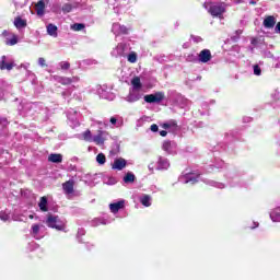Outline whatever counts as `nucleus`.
Returning a JSON list of instances; mask_svg holds the SVG:
<instances>
[{
  "label": "nucleus",
  "instance_id": "f257e3e1",
  "mask_svg": "<svg viewBox=\"0 0 280 280\" xmlns=\"http://www.w3.org/2000/svg\"><path fill=\"white\" fill-rule=\"evenodd\" d=\"M203 8L215 19H223L224 12H226V3L224 2L205 3Z\"/></svg>",
  "mask_w": 280,
  "mask_h": 280
},
{
  "label": "nucleus",
  "instance_id": "f03ea898",
  "mask_svg": "<svg viewBox=\"0 0 280 280\" xmlns=\"http://www.w3.org/2000/svg\"><path fill=\"white\" fill-rule=\"evenodd\" d=\"M130 52V46L126 43H119L110 52L113 58H126Z\"/></svg>",
  "mask_w": 280,
  "mask_h": 280
},
{
  "label": "nucleus",
  "instance_id": "7ed1b4c3",
  "mask_svg": "<svg viewBox=\"0 0 280 280\" xmlns=\"http://www.w3.org/2000/svg\"><path fill=\"white\" fill-rule=\"evenodd\" d=\"M46 224L49 229H56V231H65V223L60 221L58 215L48 214Z\"/></svg>",
  "mask_w": 280,
  "mask_h": 280
},
{
  "label": "nucleus",
  "instance_id": "20e7f679",
  "mask_svg": "<svg viewBox=\"0 0 280 280\" xmlns=\"http://www.w3.org/2000/svg\"><path fill=\"white\" fill-rule=\"evenodd\" d=\"M165 100V92H155L154 94H148L144 96L147 104H161Z\"/></svg>",
  "mask_w": 280,
  "mask_h": 280
},
{
  "label": "nucleus",
  "instance_id": "39448f33",
  "mask_svg": "<svg viewBox=\"0 0 280 280\" xmlns=\"http://www.w3.org/2000/svg\"><path fill=\"white\" fill-rule=\"evenodd\" d=\"M67 118L71 128H78L80 126V113L75 109H70L67 114Z\"/></svg>",
  "mask_w": 280,
  "mask_h": 280
},
{
  "label": "nucleus",
  "instance_id": "423d86ee",
  "mask_svg": "<svg viewBox=\"0 0 280 280\" xmlns=\"http://www.w3.org/2000/svg\"><path fill=\"white\" fill-rule=\"evenodd\" d=\"M16 65L14 63V59L11 56H2L0 60V69L1 71H12Z\"/></svg>",
  "mask_w": 280,
  "mask_h": 280
},
{
  "label": "nucleus",
  "instance_id": "0eeeda50",
  "mask_svg": "<svg viewBox=\"0 0 280 280\" xmlns=\"http://www.w3.org/2000/svg\"><path fill=\"white\" fill-rule=\"evenodd\" d=\"M97 93L103 100H108L109 102H113V100H115V93L110 91V88H108V85H101L97 89Z\"/></svg>",
  "mask_w": 280,
  "mask_h": 280
},
{
  "label": "nucleus",
  "instance_id": "6e6552de",
  "mask_svg": "<svg viewBox=\"0 0 280 280\" xmlns=\"http://www.w3.org/2000/svg\"><path fill=\"white\" fill-rule=\"evenodd\" d=\"M167 98L177 106H183L185 104V97L174 90L168 91Z\"/></svg>",
  "mask_w": 280,
  "mask_h": 280
},
{
  "label": "nucleus",
  "instance_id": "1a4fd4ad",
  "mask_svg": "<svg viewBox=\"0 0 280 280\" xmlns=\"http://www.w3.org/2000/svg\"><path fill=\"white\" fill-rule=\"evenodd\" d=\"M109 137L110 136L107 131L98 130V133L93 136L92 142L95 143L96 145H100L101 148H104V143L108 141Z\"/></svg>",
  "mask_w": 280,
  "mask_h": 280
},
{
  "label": "nucleus",
  "instance_id": "9d476101",
  "mask_svg": "<svg viewBox=\"0 0 280 280\" xmlns=\"http://www.w3.org/2000/svg\"><path fill=\"white\" fill-rule=\"evenodd\" d=\"M143 97V92L139 90H129V94L125 97V101L129 104H135V102H139Z\"/></svg>",
  "mask_w": 280,
  "mask_h": 280
},
{
  "label": "nucleus",
  "instance_id": "9b49d317",
  "mask_svg": "<svg viewBox=\"0 0 280 280\" xmlns=\"http://www.w3.org/2000/svg\"><path fill=\"white\" fill-rule=\"evenodd\" d=\"M202 174H211V172L202 173L198 166H188L183 171L182 176H202Z\"/></svg>",
  "mask_w": 280,
  "mask_h": 280
},
{
  "label": "nucleus",
  "instance_id": "f8f14e48",
  "mask_svg": "<svg viewBox=\"0 0 280 280\" xmlns=\"http://www.w3.org/2000/svg\"><path fill=\"white\" fill-rule=\"evenodd\" d=\"M112 32L115 36H121L126 34H130V27L121 25L119 23H114L112 26Z\"/></svg>",
  "mask_w": 280,
  "mask_h": 280
},
{
  "label": "nucleus",
  "instance_id": "ddd939ff",
  "mask_svg": "<svg viewBox=\"0 0 280 280\" xmlns=\"http://www.w3.org/2000/svg\"><path fill=\"white\" fill-rule=\"evenodd\" d=\"M54 80H56V82H59V84H63V86H67V84H73V82H78V80H80L78 77H72V78H68V77H54Z\"/></svg>",
  "mask_w": 280,
  "mask_h": 280
},
{
  "label": "nucleus",
  "instance_id": "4468645a",
  "mask_svg": "<svg viewBox=\"0 0 280 280\" xmlns=\"http://www.w3.org/2000/svg\"><path fill=\"white\" fill-rule=\"evenodd\" d=\"M162 128H164V130H167L168 132H173V135H176L178 130V124L176 122V120H168L162 125Z\"/></svg>",
  "mask_w": 280,
  "mask_h": 280
},
{
  "label": "nucleus",
  "instance_id": "2eb2a0df",
  "mask_svg": "<svg viewBox=\"0 0 280 280\" xmlns=\"http://www.w3.org/2000/svg\"><path fill=\"white\" fill-rule=\"evenodd\" d=\"M128 165V161L124 158H118L114 160V163L112 164V170H117L118 172H121Z\"/></svg>",
  "mask_w": 280,
  "mask_h": 280
},
{
  "label": "nucleus",
  "instance_id": "dca6fc26",
  "mask_svg": "<svg viewBox=\"0 0 280 280\" xmlns=\"http://www.w3.org/2000/svg\"><path fill=\"white\" fill-rule=\"evenodd\" d=\"M73 187H75V180L70 179L62 184V189L67 196H71L73 194Z\"/></svg>",
  "mask_w": 280,
  "mask_h": 280
},
{
  "label": "nucleus",
  "instance_id": "f3484780",
  "mask_svg": "<svg viewBox=\"0 0 280 280\" xmlns=\"http://www.w3.org/2000/svg\"><path fill=\"white\" fill-rule=\"evenodd\" d=\"M109 124L112 128H121L124 126V118L119 115L110 117Z\"/></svg>",
  "mask_w": 280,
  "mask_h": 280
},
{
  "label": "nucleus",
  "instance_id": "a211bd4d",
  "mask_svg": "<svg viewBox=\"0 0 280 280\" xmlns=\"http://www.w3.org/2000/svg\"><path fill=\"white\" fill-rule=\"evenodd\" d=\"M211 58H212L211 50L209 49H203L198 55L199 62L207 63L211 60Z\"/></svg>",
  "mask_w": 280,
  "mask_h": 280
},
{
  "label": "nucleus",
  "instance_id": "6ab92c4d",
  "mask_svg": "<svg viewBox=\"0 0 280 280\" xmlns=\"http://www.w3.org/2000/svg\"><path fill=\"white\" fill-rule=\"evenodd\" d=\"M45 3H49L48 0H39L35 5V12L37 16H45Z\"/></svg>",
  "mask_w": 280,
  "mask_h": 280
},
{
  "label": "nucleus",
  "instance_id": "aec40b11",
  "mask_svg": "<svg viewBox=\"0 0 280 280\" xmlns=\"http://www.w3.org/2000/svg\"><path fill=\"white\" fill-rule=\"evenodd\" d=\"M124 207H126V201L124 200L109 205V209L112 213H119V209H124Z\"/></svg>",
  "mask_w": 280,
  "mask_h": 280
},
{
  "label": "nucleus",
  "instance_id": "412c9836",
  "mask_svg": "<svg viewBox=\"0 0 280 280\" xmlns=\"http://www.w3.org/2000/svg\"><path fill=\"white\" fill-rule=\"evenodd\" d=\"M170 167V160L167 158L160 156L156 165V170H167Z\"/></svg>",
  "mask_w": 280,
  "mask_h": 280
},
{
  "label": "nucleus",
  "instance_id": "4be33fe9",
  "mask_svg": "<svg viewBox=\"0 0 280 280\" xmlns=\"http://www.w3.org/2000/svg\"><path fill=\"white\" fill-rule=\"evenodd\" d=\"M14 26L16 30H25L27 27V20H23L21 16L14 19Z\"/></svg>",
  "mask_w": 280,
  "mask_h": 280
},
{
  "label": "nucleus",
  "instance_id": "5701e85b",
  "mask_svg": "<svg viewBox=\"0 0 280 280\" xmlns=\"http://www.w3.org/2000/svg\"><path fill=\"white\" fill-rule=\"evenodd\" d=\"M48 36H51L52 38H58V26L56 24H48L46 26Z\"/></svg>",
  "mask_w": 280,
  "mask_h": 280
},
{
  "label": "nucleus",
  "instance_id": "b1692460",
  "mask_svg": "<svg viewBox=\"0 0 280 280\" xmlns=\"http://www.w3.org/2000/svg\"><path fill=\"white\" fill-rule=\"evenodd\" d=\"M131 89L132 91H141L143 89V84L141 83V79L136 77L131 80Z\"/></svg>",
  "mask_w": 280,
  "mask_h": 280
},
{
  "label": "nucleus",
  "instance_id": "393cba45",
  "mask_svg": "<svg viewBox=\"0 0 280 280\" xmlns=\"http://www.w3.org/2000/svg\"><path fill=\"white\" fill-rule=\"evenodd\" d=\"M162 148L164 152H167V154H172V152H174V143H172L170 140L164 141Z\"/></svg>",
  "mask_w": 280,
  "mask_h": 280
},
{
  "label": "nucleus",
  "instance_id": "a878e982",
  "mask_svg": "<svg viewBox=\"0 0 280 280\" xmlns=\"http://www.w3.org/2000/svg\"><path fill=\"white\" fill-rule=\"evenodd\" d=\"M49 163H60L62 161V154L52 153L48 156Z\"/></svg>",
  "mask_w": 280,
  "mask_h": 280
},
{
  "label": "nucleus",
  "instance_id": "bb28decb",
  "mask_svg": "<svg viewBox=\"0 0 280 280\" xmlns=\"http://www.w3.org/2000/svg\"><path fill=\"white\" fill-rule=\"evenodd\" d=\"M277 22L275 21V16H268L264 20V25L265 27H267L268 30L275 27V24Z\"/></svg>",
  "mask_w": 280,
  "mask_h": 280
},
{
  "label": "nucleus",
  "instance_id": "cd10ccee",
  "mask_svg": "<svg viewBox=\"0 0 280 280\" xmlns=\"http://www.w3.org/2000/svg\"><path fill=\"white\" fill-rule=\"evenodd\" d=\"M225 141L226 143H229V141H235V139H237V131H229L225 133Z\"/></svg>",
  "mask_w": 280,
  "mask_h": 280
},
{
  "label": "nucleus",
  "instance_id": "c85d7f7f",
  "mask_svg": "<svg viewBox=\"0 0 280 280\" xmlns=\"http://www.w3.org/2000/svg\"><path fill=\"white\" fill-rule=\"evenodd\" d=\"M40 211L47 212L49 208H47V197H42L38 203Z\"/></svg>",
  "mask_w": 280,
  "mask_h": 280
},
{
  "label": "nucleus",
  "instance_id": "c756f323",
  "mask_svg": "<svg viewBox=\"0 0 280 280\" xmlns=\"http://www.w3.org/2000/svg\"><path fill=\"white\" fill-rule=\"evenodd\" d=\"M81 138L83 141H88L89 143L93 142V135L91 133V130H85L81 133Z\"/></svg>",
  "mask_w": 280,
  "mask_h": 280
},
{
  "label": "nucleus",
  "instance_id": "7c9ffc66",
  "mask_svg": "<svg viewBox=\"0 0 280 280\" xmlns=\"http://www.w3.org/2000/svg\"><path fill=\"white\" fill-rule=\"evenodd\" d=\"M213 167H215V170L224 167V161L220 160L219 158H215L214 164L210 165L209 170H213Z\"/></svg>",
  "mask_w": 280,
  "mask_h": 280
},
{
  "label": "nucleus",
  "instance_id": "2f4dec72",
  "mask_svg": "<svg viewBox=\"0 0 280 280\" xmlns=\"http://www.w3.org/2000/svg\"><path fill=\"white\" fill-rule=\"evenodd\" d=\"M4 43H5V45H9L12 47V46L16 45V43H19V38L16 37V35H12L11 37H7Z\"/></svg>",
  "mask_w": 280,
  "mask_h": 280
},
{
  "label": "nucleus",
  "instance_id": "473e14b6",
  "mask_svg": "<svg viewBox=\"0 0 280 280\" xmlns=\"http://www.w3.org/2000/svg\"><path fill=\"white\" fill-rule=\"evenodd\" d=\"M119 150H120L119 143H114L109 151L110 156H117V154H119Z\"/></svg>",
  "mask_w": 280,
  "mask_h": 280
},
{
  "label": "nucleus",
  "instance_id": "72a5a7b5",
  "mask_svg": "<svg viewBox=\"0 0 280 280\" xmlns=\"http://www.w3.org/2000/svg\"><path fill=\"white\" fill-rule=\"evenodd\" d=\"M126 58H127L128 62L135 63V62H137V52L131 51L126 55Z\"/></svg>",
  "mask_w": 280,
  "mask_h": 280
},
{
  "label": "nucleus",
  "instance_id": "f704fd0d",
  "mask_svg": "<svg viewBox=\"0 0 280 280\" xmlns=\"http://www.w3.org/2000/svg\"><path fill=\"white\" fill-rule=\"evenodd\" d=\"M62 12L65 14H69V12H72L73 11V4L71 3H65L61 8Z\"/></svg>",
  "mask_w": 280,
  "mask_h": 280
},
{
  "label": "nucleus",
  "instance_id": "c9c22d12",
  "mask_svg": "<svg viewBox=\"0 0 280 280\" xmlns=\"http://www.w3.org/2000/svg\"><path fill=\"white\" fill-rule=\"evenodd\" d=\"M96 163H98V165H104V163H106V155H104V153H98L96 155Z\"/></svg>",
  "mask_w": 280,
  "mask_h": 280
},
{
  "label": "nucleus",
  "instance_id": "e433bc0d",
  "mask_svg": "<svg viewBox=\"0 0 280 280\" xmlns=\"http://www.w3.org/2000/svg\"><path fill=\"white\" fill-rule=\"evenodd\" d=\"M141 205H143V207H150V205H152L150 202V196L149 195H144L141 199H140Z\"/></svg>",
  "mask_w": 280,
  "mask_h": 280
},
{
  "label": "nucleus",
  "instance_id": "4c0bfd02",
  "mask_svg": "<svg viewBox=\"0 0 280 280\" xmlns=\"http://www.w3.org/2000/svg\"><path fill=\"white\" fill-rule=\"evenodd\" d=\"M71 89H68V90H65L62 93H61V97L63 100H67V102H69L71 100Z\"/></svg>",
  "mask_w": 280,
  "mask_h": 280
},
{
  "label": "nucleus",
  "instance_id": "58836bf2",
  "mask_svg": "<svg viewBox=\"0 0 280 280\" xmlns=\"http://www.w3.org/2000/svg\"><path fill=\"white\" fill-rule=\"evenodd\" d=\"M15 8H25L27 0H13Z\"/></svg>",
  "mask_w": 280,
  "mask_h": 280
},
{
  "label": "nucleus",
  "instance_id": "ea45409f",
  "mask_svg": "<svg viewBox=\"0 0 280 280\" xmlns=\"http://www.w3.org/2000/svg\"><path fill=\"white\" fill-rule=\"evenodd\" d=\"M71 30H73L74 32H82V30H84V24H82V23H74L71 26Z\"/></svg>",
  "mask_w": 280,
  "mask_h": 280
},
{
  "label": "nucleus",
  "instance_id": "a19ab883",
  "mask_svg": "<svg viewBox=\"0 0 280 280\" xmlns=\"http://www.w3.org/2000/svg\"><path fill=\"white\" fill-rule=\"evenodd\" d=\"M38 233H40V225L33 224L32 225V235H33V237H36V235H38Z\"/></svg>",
  "mask_w": 280,
  "mask_h": 280
},
{
  "label": "nucleus",
  "instance_id": "79ce46f5",
  "mask_svg": "<svg viewBox=\"0 0 280 280\" xmlns=\"http://www.w3.org/2000/svg\"><path fill=\"white\" fill-rule=\"evenodd\" d=\"M144 121H150V117L148 116H142L140 119L137 120V126L140 128V126H143Z\"/></svg>",
  "mask_w": 280,
  "mask_h": 280
},
{
  "label": "nucleus",
  "instance_id": "37998d69",
  "mask_svg": "<svg viewBox=\"0 0 280 280\" xmlns=\"http://www.w3.org/2000/svg\"><path fill=\"white\" fill-rule=\"evenodd\" d=\"M254 75H261V67L259 65L253 66Z\"/></svg>",
  "mask_w": 280,
  "mask_h": 280
},
{
  "label": "nucleus",
  "instance_id": "c03bdc74",
  "mask_svg": "<svg viewBox=\"0 0 280 280\" xmlns=\"http://www.w3.org/2000/svg\"><path fill=\"white\" fill-rule=\"evenodd\" d=\"M135 178H137V177L136 176H125L122 180L126 184H130V183H135Z\"/></svg>",
  "mask_w": 280,
  "mask_h": 280
},
{
  "label": "nucleus",
  "instance_id": "a18cd8bd",
  "mask_svg": "<svg viewBox=\"0 0 280 280\" xmlns=\"http://www.w3.org/2000/svg\"><path fill=\"white\" fill-rule=\"evenodd\" d=\"M59 67H60L61 69H63V71H67V69H69V67H71V65H70L68 61H61V62L59 63Z\"/></svg>",
  "mask_w": 280,
  "mask_h": 280
},
{
  "label": "nucleus",
  "instance_id": "49530a36",
  "mask_svg": "<svg viewBox=\"0 0 280 280\" xmlns=\"http://www.w3.org/2000/svg\"><path fill=\"white\" fill-rule=\"evenodd\" d=\"M2 36L8 40V38H11V36H14V34L10 31H3Z\"/></svg>",
  "mask_w": 280,
  "mask_h": 280
},
{
  "label": "nucleus",
  "instance_id": "de8ad7c7",
  "mask_svg": "<svg viewBox=\"0 0 280 280\" xmlns=\"http://www.w3.org/2000/svg\"><path fill=\"white\" fill-rule=\"evenodd\" d=\"M190 38L194 40V43H202V37L200 36L191 35Z\"/></svg>",
  "mask_w": 280,
  "mask_h": 280
},
{
  "label": "nucleus",
  "instance_id": "09e8293b",
  "mask_svg": "<svg viewBox=\"0 0 280 280\" xmlns=\"http://www.w3.org/2000/svg\"><path fill=\"white\" fill-rule=\"evenodd\" d=\"M262 55L265 58H275V55L270 50H264Z\"/></svg>",
  "mask_w": 280,
  "mask_h": 280
},
{
  "label": "nucleus",
  "instance_id": "8fccbe9b",
  "mask_svg": "<svg viewBox=\"0 0 280 280\" xmlns=\"http://www.w3.org/2000/svg\"><path fill=\"white\" fill-rule=\"evenodd\" d=\"M38 65H39V67H47V63H46V61H45V58L39 57V58H38Z\"/></svg>",
  "mask_w": 280,
  "mask_h": 280
},
{
  "label": "nucleus",
  "instance_id": "3c124183",
  "mask_svg": "<svg viewBox=\"0 0 280 280\" xmlns=\"http://www.w3.org/2000/svg\"><path fill=\"white\" fill-rule=\"evenodd\" d=\"M150 130L151 132H159V125L156 124L151 125Z\"/></svg>",
  "mask_w": 280,
  "mask_h": 280
},
{
  "label": "nucleus",
  "instance_id": "603ef678",
  "mask_svg": "<svg viewBox=\"0 0 280 280\" xmlns=\"http://www.w3.org/2000/svg\"><path fill=\"white\" fill-rule=\"evenodd\" d=\"M0 126L2 127L8 126V118H0Z\"/></svg>",
  "mask_w": 280,
  "mask_h": 280
},
{
  "label": "nucleus",
  "instance_id": "864d4df0",
  "mask_svg": "<svg viewBox=\"0 0 280 280\" xmlns=\"http://www.w3.org/2000/svg\"><path fill=\"white\" fill-rule=\"evenodd\" d=\"M185 183H191L194 185L198 183V180H196V177H190L189 179H186Z\"/></svg>",
  "mask_w": 280,
  "mask_h": 280
},
{
  "label": "nucleus",
  "instance_id": "5fc2aeb1",
  "mask_svg": "<svg viewBox=\"0 0 280 280\" xmlns=\"http://www.w3.org/2000/svg\"><path fill=\"white\" fill-rule=\"evenodd\" d=\"M187 60H188V62H192V60H196V56H194V55H188V56H187Z\"/></svg>",
  "mask_w": 280,
  "mask_h": 280
},
{
  "label": "nucleus",
  "instance_id": "6e6d98bb",
  "mask_svg": "<svg viewBox=\"0 0 280 280\" xmlns=\"http://www.w3.org/2000/svg\"><path fill=\"white\" fill-rule=\"evenodd\" d=\"M243 121H244V124H250V121H253V118H250V117H244V118H243Z\"/></svg>",
  "mask_w": 280,
  "mask_h": 280
},
{
  "label": "nucleus",
  "instance_id": "4d7b16f0",
  "mask_svg": "<svg viewBox=\"0 0 280 280\" xmlns=\"http://www.w3.org/2000/svg\"><path fill=\"white\" fill-rule=\"evenodd\" d=\"M115 179L113 177H108L107 185H115Z\"/></svg>",
  "mask_w": 280,
  "mask_h": 280
},
{
  "label": "nucleus",
  "instance_id": "13d9d810",
  "mask_svg": "<svg viewBox=\"0 0 280 280\" xmlns=\"http://www.w3.org/2000/svg\"><path fill=\"white\" fill-rule=\"evenodd\" d=\"M0 218L3 220V222H7L10 217L8 214H1Z\"/></svg>",
  "mask_w": 280,
  "mask_h": 280
},
{
  "label": "nucleus",
  "instance_id": "bf43d9fd",
  "mask_svg": "<svg viewBox=\"0 0 280 280\" xmlns=\"http://www.w3.org/2000/svg\"><path fill=\"white\" fill-rule=\"evenodd\" d=\"M160 135H161V137H167V131H166V129L160 131Z\"/></svg>",
  "mask_w": 280,
  "mask_h": 280
},
{
  "label": "nucleus",
  "instance_id": "052dcab7",
  "mask_svg": "<svg viewBox=\"0 0 280 280\" xmlns=\"http://www.w3.org/2000/svg\"><path fill=\"white\" fill-rule=\"evenodd\" d=\"M276 32L280 34V22L276 25Z\"/></svg>",
  "mask_w": 280,
  "mask_h": 280
},
{
  "label": "nucleus",
  "instance_id": "680f3d73",
  "mask_svg": "<svg viewBox=\"0 0 280 280\" xmlns=\"http://www.w3.org/2000/svg\"><path fill=\"white\" fill-rule=\"evenodd\" d=\"M23 69H27L30 67V63L21 65Z\"/></svg>",
  "mask_w": 280,
  "mask_h": 280
},
{
  "label": "nucleus",
  "instance_id": "e2e57ef3",
  "mask_svg": "<svg viewBox=\"0 0 280 280\" xmlns=\"http://www.w3.org/2000/svg\"><path fill=\"white\" fill-rule=\"evenodd\" d=\"M234 3L236 4L244 3V0H234Z\"/></svg>",
  "mask_w": 280,
  "mask_h": 280
},
{
  "label": "nucleus",
  "instance_id": "0e129e2a",
  "mask_svg": "<svg viewBox=\"0 0 280 280\" xmlns=\"http://www.w3.org/2000/svg\"><path fill=\"white\" fill-rule=\"evenodd\" d=\"M126 176H135V175L132 174V172H128V173L126 174Z\"/></svg>",
  "mask_w": 280,
  "mask_h": 280
},
{
  "label": "nucleus",
  "instance_id": "69168bd1",
  "mask_svg": "<svg viewBox=\"0 0 280 280\" xmlns=\"http://www.w3.org/2000/svg\"><path fill=\"white\" fill-rule=\"evenodd\" d=\"M149 170H154V164H150Z\"/></svg>",
  "mask_w": 280,
  "mask_h": 280
},
{
  "label": "nucleus",
  "instance_id": "338daca9",
  "mask_svg": "<svg viewBox=\"0 0 280 280\" xmlns=\"http://www.w3.org/2000/svg\"><path fill=\"white\" fill-rule=\"evenodd\" d=\"M252 5H255L257 2L255 0L249 1Z\"/></svg>",
  "mask_w": 280,
  "mask_h": 280
},
{
  "label": "nucleus",
  "instance_id": "774afa93",
  "mask_svg": "<svg viewBox=\"0 0 280 280\" xmlns=\"http://www.w3.org/2000/svg\"><path fill=\"white\" fill-rule=\"evenodd\" d=\"M237 36L242 34V30L236 31Z\"/></svg>",
  "mask_w": 280,
  "mask_h": 280
}]
</instances>
